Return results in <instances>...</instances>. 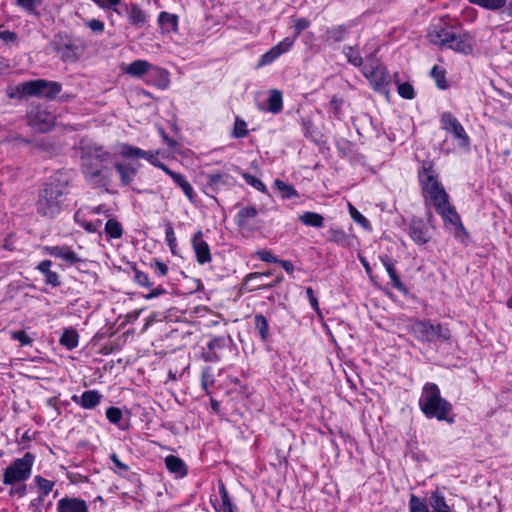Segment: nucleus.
<instances>
[{
	"label": "nucleus",
	"instance_id": "1",
	"mask_svg": "<svg viewBox=\"0 0 512 512\" xmlns=\"http://www.w3.org/2000/svg\"><path fill=\"white\" fill-rule=\"evenodd\" d=\"M68 182L58 177H53L49 183L39 192L36 208L39 215L46 218H54L62 209V204L68 193Z\"/></svg>",
	"mask_w": 512,
	"mask_h": 512
},
{
	"label": "nucleus",
	"instance_id": "2",
	"mask_svg": "<svg viewBox=\"0 0 512 512\" xmlns=\"http://www.w3.org/2000/svg\"><path fill=\"white\" fill-rule=\"evenodd\" d=\"M422 412L429 418L453 423V417H448L452 411V405L440 396V390L434 383H426L419 399Z\"/></svg>",
	"mask_w": 512,
	"mask_h": 512
},
{
	"label": "nucleus",
	"instance_id": "3",
	"mask_svg": "<svg viewBox=\"0 0 512 512\" xmlns=\"http://www.w3.org/2000/svg\"><path fill=\"white\" fill-rule=\"evenodd\" d=\"M419 181L422 187V192L426 200H429L433 206L439 202L448 199L443 186L438 180V174L433 169L431 163H425L422 169L419 171Z\"/></svg>",
	"mask_w": 512,
	"mask_h": 512
},
{
	"label": "nucleus",
	"instance_id": "4",
	"mask_svg": "<svg viewBox=\"0 0 512 512\" xmlns=\"http://www.w3.org/2000/svg\"><path fill=\"white\" fill-rule=\"evenodd\" d=\"M34 459V455L27 452L22 458L14 460L4 471L3 482L12 485L28 479L31 475Z\"/></svg>",
	"mask_w": 512,
	"mask_h": 512
},
{
	"label": "nucleus",
	"instance_id": "5",
	"mask_svg": "<svg viewBox=\"0 0 512 512\" xmlns=\"http://www.w3.org/2000/svg\"><path fill=\"white\" fill-rule=\"evenodd\" d=\"M412 331L415 336L423 342H434L437 340H449L450 331L448 328L437 324L433 325L429 321H417L412 325Z\"/></svg>",
	"mask_w": 512,
	"mask_h": 512
},
{
	"label": "nucleus",
	"instance_id": "6",
	"mask_svg": "<svg viewBox=\"0 0 512 512\" xmlns=\"http://www.w3.org/2000/svg\"><path fill=\"white\" fill-rule=\"evenodd\" d=\"M363 73L375 91L387 92V87L391 83V76L384 66L378 63L364 66Z\"/></svg>",
	"mask_w": 512,
	"mask_h": 512
},
{
	"label": "nucleus",
	"instance_id": "7",
	"mask_svg": "<svg viewBox=\"0 0 512 512\" xmlns=\"http://www.w3.org/2000/svg\"><path fill=\"white\" fill-rule=\"evenodd\" d=\"M82 171L85 178L97 186H104L108 182V175L105 167L98 161L92 160L89 156H81Z\"/></svg>",
	"mask_w": 512,
	"mask_h": 512
},
{
	"label": "nucleus",
	"instance_id": "8",
	"mask_svg": "<svg viewBox=\"0 0 512 512\" xmlns=\"http://www.w3.org/2000/svg\"><path fill=\"white\" fill-rule=\"evenodd\" d=\"M441 125L444 130L451 133L454 139L461 147L468 148L470 145V138L465 132L463 126L458 119L450 112H444L441 115Z\"/></svg>",
	"mask_w": 512,
	"mask_h": 512
},
{
	"label": "nucleus",
	"instance_id": "9",
	"mask_svg": "<svg viewBox=\"0 0 512 512\" xmlns=\"http://www.w3.org/2000/svg\"><path fill=\"white\" fill-rule=\"evenodd\" d=\"M62 89V85L56 81L45 79L31 80V96L54 99Z\"/></svg>",
	"mask_w": 512,
	"mask_h": 512
},
{
	"label": "nucleus",
	"instance_id": "10",
	"mask_svg": "<svg viewBox=\"0 0 512 512\" xmlns=\"http://www.w3.org/2000/svg\"><path fill=\"white\" fill-rule=\"evenodd\" d=\"M29 125L38 132H47L54 125V117L46 110L36 109L28 116Z\"/></svg>",
	"mask_w": 512,
	"mask_h": 512
},
{
	"label": "nucleus",
	"instance_id": "11",
	"mask_svg": "<svg viewBox=\"0 0 512 512\" xmlns=\"http://www.w3.org/2000/svg\"><path fill=\"white\" fill-rule=\"evenodd\" d=\"M293 44H294L293 39H290L289 37L285 38L283 41H281L277 45L273 46L269 51H267L266 53H264L261 56V58L257 64V68H261L263 66L271 64L282 54L288 52Z\"/></svg>",
	"mask_w": 512,
	"mask_h": 512
},
{
	"label": "nucleus",
	"instance_id": "12",
	"mask_svg": "<svg viewBox=\"0 0 512 512\" xmlns=\"http://www.w3.org/2000/svg\"><path fill=\"white\" fill-rule=\"evenodd\" d=\"M191 242L197 262L201 265L210 263L212 255L208 243L203 239V232L201 230L193 235Z\"/></svg>",
	"mask_w": 512,
	"mask_h": 512
},
{
	"label": "nucleus",
	"instance_id": "13",
	"mask_svg": "<svg viewBox=\"0 0 512 512\" xmlns=\"http://www.w3.org/2000/svg\"><path fill=\"white\" fill-rule=\"evenodd\" d=\"M473 46L474 40L469 34L463 33L456 35L454 32L446 45V47L465 55L472 53Z\"/></svg>",
	"mask_w": 512,
	"mask_h": 512
},
{
	"label": "nucleus",
	"instance_id": "14",
	"mask_svg": "<svg viewBox=\"0 0 512 512\" xmlns=\"http://www.w3.org/2000/svg\"><path fill=\"white\" fill-rule=\"evenodd\" d=\"M452 29L445 24L438 23L433 25L428 32V39L432 44L445 46L452 37Z\"/></svg>",
	"mask_w": 512,
	"mask_h": 512
},
{
	"label": "nucleus",
	"instance_id": "15",
	"mask_svg": "<svg viewBox=\"0 0 512 512\" xmlns=\"http://www.w3.org/2000/svg\"><path fill=\"white\" fill-rule=\"evenodd\" d=\"M436 211L442 216L443 220L446 223H449L453 226L462 227L460 217L456 212L455 208L450 205L449 198L444 199L443 203L439 202L434 205Z\"/></svg>",
	"mask_w": 512,
	"mask_h": 512
},
{
	"label": "nucleus",
	"instance_id": "16",
	"mask_svg": "<svg viewBox=\"0 0 512 512\" xmlns=\"http://www.w3.org/2000/svg\"><path fill=\"white\" fill-rule=\"evenodd\" d=\"M409 234L416 244L423 245L429 242L431 235L422 220H413L409 227Z\"/></svg>",
	"mask_w": 512,
	"mask_h": 512
},
{
	"label": "nucleus",
	"instance_id": "17",
	"mask_svg": "<svg viewBox=\"0 0 512 512\" xmlns=\"http://www.w3.org/2000/svg\"><path fill=\"white\" fill-rule=\"evenodd\" d=\"M58 512H88L86 502L79 498L64 497L57 503Z\"/></svg>",
	"mask_w": 512,
	"mask_h": 512
},
{
	"label": "nucleus",
	"instance_id": "18",
	"mask_svg": "<svg viewBox=\"0 0 512 512\" xmlns=\"http://www.w3.org/2000/svg\"><path fill=\"white\" fill-rule=\"evenodd\" d=\"M46 251L54 257L61 258L68 264L78 263L81 259L67 246L46 247Z\"/></svg>",
	"mask_w": 512,
	"mask_h": 512
},
{
	"label": "nucleus",
	"instance_id": "19",
	"mask_svg": "<svg viewBox=\"0 0 512 512\" xmlns=\"http://www.w3.org/2000/svg\"><path fill=\"white\" fill-rule=\"evenodd\" d=\"M126 12L128 21L132 26L141 28L146 24L148 16L137 4L127 6Z\"/></svg>",
	"mask_w": 512,
	"mask_h": 512
},
{
	"label": "nucleus",
	"instance_id": "20",
	"mask_svg": "<svg viewBox=\"0 0 512 512\" xmlns=\"http://www.w3.org/2000/svg\"><path fill=\"white\" fill-rule=\"evenodd\" d=\"M81 156H89L92 160L98 161L99 163L111 160V153L106 151L102 146L96 144L84 147L82 149Z\"/></svg>",
	"mask_w": 512,
	"mask_h": 512
},
{
	"label": "nucleus",
	"instance_id": "21",
	"mask_svg": "<svg viewBox=\"0 0 512 512\" xmlns=\"http://www.w3.org/2000/svg\"><path fill=\"white\" fill-rule=\"evenodd\" d=\"M258 214V211L253 206L242 207L236 217L237 225L241 229L251 230L252 227L250 225V220L255 218Z\"/></svg>",
	"mask_w": 512,
	"mask_h": 512
},
{
	"label": "nucleus",
	"instance_id": "22",
	"mask_svg": "<svg viewBox=\"0 0 512 512\" xmlns=\"http://www.w3.org/2000/svg\"><path fill=\"white\" fill-rule=\"evenodd\" d=\"M165 465L167 469L174 473L177 477H184L187 475V467L182 459L177 456L169 455L165 458Z\"/></svg>",
	"mask_w": 512,
	"mask_h": 512
},
{
	"label": "nucleus",
	"instance_id": "23",
	"mask_svg": "<svg viewBox=\"0 0 512 512\" xmlns=\"http://www.w3.org/2000/svg\"><path fill=\"white\" fill-rule=\"evenodd\" d=\"M380 260H381L383 266L385 267V269L392 281L393 286L400 291H404L405 287H404L403 283L401 282L400 277L397 274V271L395 269L393 261L386 255L381 256Z\"/></svg>",
	"mask_w": 512,
	"mask_h": 512
},
{
	"label": "nucleus",
	"instance_id": "24",
	"mask_svg": "<svg viewBox=\"0 0 512 512\" xmlns=\"http://www.w3.org/2000/svg\"><path fill=\"white\" fill-rule=\"evenodd\" d=\"M153 66L146 60H135L130 63L125 72L133 77H140L152 70Z\"/></svg>",
	"mask_w": 512,
	"mask_h": 512
},
{
	"label": "nucleus",
	"instance_id": "25",
	"mask_svg": "<svg viewBox=\"0 0 512 512\" xmlns=\"http://www.w3.org/2000/svg\"><path fill=\"white\" fill-rule=\"evenodd\" d=\"M114 167L120 176L122 185L127 186L134 180L137 171L133 166L117 162Z\"/></svg>",
	"mask_w": 512,
	"mask_h": 512
},
{
	"label": "nucleus",
	"instance_id": "26",
	"mask_svg": "<svg viewBox=\"0 0 512 512\" xmlns=\"http://www.w3.org/2000/svg\"><path fill=\"white\" fill-rule=\"evenodd\" d=\"M6 94L10 99H21L25 96H31V80L15 86H9Z\"/></svg>",
	"mask_w": 512,
	"mask_h": 512
},
{
	"label": "nucleus",
	"instance_id": "27",
	"mask_svg": "<svg viewBox=\"0 0 512 512\" xmlns=\"http://www.w3.org/2000/svg\"><path fill=\"white\" fill-rule=\"evenodd\" d=\"M429 504L433 508L434 512H450V507L445 501L444 495L436 490L431 493L429 497Z\"/></svg>",
	"mask_w": 512,
	"mask_h": 512
},
{
	"label": "nucleus",
	"instance_id": "28",
	"mask_svg": "<svg viewBox=\"0 0 512 512\" xmlns=\"http://www.w3.org/2000/svg\"><path fill=\"white\" fill-rule=\"evenodd\" d=\"M158 23L162 30L166 32L176 31L178 26V17L174 14L161 12L158 17Z\"/></svg>",
	"mask_w": 512,
	"mask_h": 512
},
{
	"label": "nucleus",
	"instance_id": "29",
	"mask_svg": "<svg viewBox=\"0 0 512 512\" xmlns=\"http://www.w3.org/2000/svg\"><path fill=\"white\" fill-rule=\"evenodd\" d=\"M231 177L222 172L210 173L207 175V183L209 186L214 187L215 189H219L222 186H226L230 184Z\"/></svg>",
	"mask_w": 512,
	"mask_h": 512
},
{
	"label": "nucleus",
	"instance_id": "30",
	"mask_svg": "<svg viewBox=\"0 0 512 512\" xmlns=\"http://www.w3.org/2000/svg\"><path fill=\"white\" fill-rule=\"evenodd\" d=\"M101 395L94 390L85 391L81 396V406L85 409L94 408L99 404Z\"/></svg>",
	"mask_w": 512,
	"mask_h": 512
},
{
	"label": "nucleus",
	"instance_id": "31",
	"mask_svg": "<svg viewBox=\"0 0 512 512\" xmlns=\"http://www.w3.org/2000/svg\"><path fill=\"white\" fill-rule=\"evenodd\" d=\"M282 105V93L277 89L271 90L268 98V110L274 114L279 113Z\"/></svg>",
	"mask_w": 512,
	"mask_h": 512
},
{
	"label": "nucleus",
	"instance_id": "32",
	"mask_svg": "<svg viewBox=\"0 0 512 512\" xmlns=\"http://www.w3.org/2000/svg\"><path fill=\"white\" fill-rule=\"evenodd\" d=\"M299 220L306 226L322 227L324 218L322 215L315 212H305L299 216Z\"/></svg>",
	"mask_w": 512,
	"mask_h": 512
},
{
	"label": "nucleus",
	"instance_id": "33",
	"mask_svg": "<svg viewBox=\"0 0 512 512\" xmlns=\"http://www.w3.org/2000/svg\"><path fill=\"white\" fill-rule=\"evenodd\" d=\"M330 239L340 246H349L351 238L346 232L339 228H332L329 231Z\"/></svg>",
	"mask_w": 512,
	"mask_h": 512
},
{
	"label": "nucleus",
	"instance_id": "34",
	"mask_svg": "<svg viewBox=\"0 0 512 512\" xmlns=\"http://www.w3.org/2000/svg\"><path fill=\"white\" fill-rule=\"evenodd\" d=\"M173 181L182 189L187 198L194 201V190L191 184L185 179L182 174L177 173L174 175Z\"/></svg>",
	"mask_w": 512,
	"mask_h": 512
},
{
	"label": "nucleus",
	"instance_id": "35",
	"mask_svg": "<svg viewBox=\"0 0 512 512\" xmlns=\"http://www.w3.org/2000/svg\"><path fill=\"white\" fill-rule=\"evenodd\" d=\"M275 188L282 194V197L285 199H290L293 197H297L298 193L292 185L287 184L286 182L276 179L274 181Z\"/></svg>",
	"mask_w": 512,
	"mask_h": 512
},
{
	"label": "nucleus",
	"instance_id": "36",
	"mask_svg": "<svg viewBox=\"0 0 512 512\" xmlns=\"http://www.w3.org/2000/svg\"><path fill=\"white\" fill-rule=\"evenodd\" d=\"M469 3L488 10H498L506 6L507 0H468Z\"/></svg>",
	"mask_w": 512,
	"mask_h": 512
},
{
	"label": "nucleus",
	"instance_id": "37",
	"mask_svg": "<svg viewBox=\"0 0 512 512\" xmlns=\"http://www.w3.org/2000/svg\"><path fill=\"white\" fill-rule=\"evenodd\" d=\"M60 343L68 349H73L78 345V334L75 330H65L60 338Z\"/></svg>",
	"mask_w": 512,
	"mask_h": 512
},
{
	"label": "nucleus",
	"instance_id": "38",
	"mask_svg": "<svg viewBox=\"0 0 512 512\" xmlns=\"http://www.w3.org/2000/svg\"><path fill=\"white\" fill-rule=\"evenodd\" d=\"M105 232L111 238H120L123 234L121 224L115 219H109L105 224Z\"/></svg>",
	"mask_w": 512,
	"mask_h": 512
},
{
	"label": "nucleus",
	"instance_id": "39",
	"mask_svg": "<svg viewBox=\"0 0 512 512\" xmlns=\"http://www.w3.org/2000/svg\"><path fill=\"white\" fill-rule=\"evenodd\" d=\"M152 73L154 77L157 79V86L160 88H166L169 85V73L167 70L159 67H153Z\"/></svg>",
	"mask_w": 512,
	"mask_h": 512
},
{
	"label": "nucleus",
	"instance_id": "40",
	"mask_svg": "<svg viewBox=\"0 0 512 512\" xmlns=\"http://www.w3.org/2000/svg\"><path fill=\"white\" fill-rule=\"evenodd\" d=\"M255 328L258 330L260 337L262 340H266L268 338V322L267 319L258 314L254 317Z\"/></svg>",
	"mask_w": 512,
	"mask_h": 512
},
{
	"label": "nucleus",
	"instance_id": "41",
	"mask_svg": "<svg viewBox=\"0 0 512 512\" xmlns=\"http://www.w3.org/2000/svg\"><path fill=\"white\" fill-rule=\"evenodd\" d=\"M410 512H429L427 504L414 494L409 499Z\"/></svg>",
	"mask_w": 512,
	"mask_h": 512
},
{
	"label": "nucleus",
	"instance_id": "42",
	"mask_svg": "<svg viewBox=\"0 0 512 512\" xmlns=\"http://www.w3.org/2000/svg\"><path fill=\"white\" fill-rule=\"evenodd\" d=\"M344 54L347 57V60L354 66L362 65L363 59L357 49L353 47H346L344 49Z\"/></svg>",
	"mask_w": 512,
	"mask_h": 512
},
{
	"label": "nucleus",
	"instance_id": "43",
	"mask_svg": "<svg viewBox=\"0 0 512 512\" xmlns=\"http://www.w3.org/2000/svg\"><path fill=\"white\" fill-rule=\"evenodd\" d=\"M431 76L435 79L439 88L445 89L447 87L445 71L442 68L434 66L431 70Z\"/></svg>",
	"mask_w": 512,
	"mask_h": 512
},
{
	"label": "nucleus",
	"instance_id": "44",
	"mask_svg": "<svg viewBox=\"0 0 512 512\" xmlns=\"http://www.w3.org/2000/svg\"><path fill=\"white\" fill-rule=\"evenodd\" d=\"M35 482L37 483L38 487L40 488V490L42 491V495L41 496H46L48 495L53 487H54V482L48 480V479H45L41 476H36L35 477Z\"/></svg>",
	"mask_w": 512,
	"mask_h": 512
},
{
	"label": "nucleus",
	"instance_id": "45",
	"mask_svg": "<svg viewBox=\"0 0 512 512\" xmlns=\"http://www.w3.org/2000/svg\"><path fill=\"white\" fill-rule=\"evenodd\" d=\"M349 213L351 218L363 226L364 228H369V221L352 205L349 203Z\"/></svg>",
	"mask_w": 512,
	"mask_h": 512
},
{
	"label": "nucleus",
	"instance_id": "46",
	"mask_svg": "<svg viewBox=\"0 0 512 512\" xmlns=\"http://www.w3.org/2000/svg\"><path fill=\"white\" fill-rule=\"evenodd\" d=\"M248 131L246 129V122L239 117L236 118L234 128H233V136L236 138L245 137Z\"/></svg>",
	"mask_w": 512,
	"mask_h": 512
},
{
	"label": "nucleus",
	"instance_id": "47",
	"mask_svg": "<svg viewBox=\"0 0 512 512\" xmlns=\"http://www.w3.org/2000/svg\"><path fill=\"white\" fill-rule=\"evenodd\" d=\"M346 33V28L343 25H339L327 31V34L330 39L335 42H340L343 40Z\"/></svg>",
	"mask_w": 512,
	"mask_h": 512
},
{
	"label": "nucleus",
	"instance_id": "48",
	"mask_svg": "<svg viewBox=\"0 0 512 512\" xmlns=\"http://www.w3.org/2000/svg\"><path fill=\"white\" fill-rule=\"evenodd\" d=\"M242 176L249 185L253 186L258 191L266 192V186L260 179L247 173H243Z\"/></svg>",
	"mask_w": 512,
	"mask_h": 512
},
{
	"label": "nucleus",
	"instance_id": "49",
	"mask_svg": "<svg viewBox=\"0 0 512 512\" xmlns=\"http://www.w3.org/2000/svg\"><path fill=\"white\" fill-rule=\"evenodd\" d=\"M310 26V21L306 18H297L294 20V28H295V34L291 38L294 41L297 39V37L300 35V33L308 28Z\"/></svg>",
	"mask_w": 512,
	"mask_h": 512
},
{
	"label": "nucleus",
	"instance_id": "50",
	"mask_svg": "<svg viewBox=\"0 0 512 512\" xmlns=\"http://www.w3.org/2000/svg\"><path fill=\"white\" fill-rule=\"evenodd\" d=\"M398 93L402 98L413 99L414 88L411 84L405 82L398 85Z\"/></svg>",
	"mask_w": 512,
	"mask_h": 512
},
{
	"label": "nucleus",
	"instance_id": "51",
	"mask_svg": "<svg viewBox=\"0 0 512 512\" xmlns=\"http://www.w3.org/2000/svg\"><path fill=\"white\" fill-rule=\"evenodd\" d=\"M11 337L12 339L19 341L22 346H27L32 343V339L23 330L12 332Z\"/></svg>",
	"mask_w": 512,
	"mask_h": 512
},
{
	"label": "nucleus",
	"instance_id": "52",
	"mask_svg": "<svg viewBox=\"0 0 512 512\" xmlns=\"http://www.w3.org/2000/svg\"><path fill=\"white\" fill-rule=\"evenodd\" d=\"M106 417L111 423H118L122 418V412L117 407H109L106 410Z\"/></svg>",
	"mask_w": 512,
	"mask_h": 512
},
{
	"label": "nucleus",
	"instance_id": "53",
	"mask_svg": "<svg viewBox=\"0 0 512 512\" xmlns=\"http://www.w3.org/2000/svg\"><path fill=\"white\" fill-rule=\"evenodd\" d=\"M134 280L137 284L141 286L147 288L152 286V283L150 282L148 275L142 271L135 270Z\"/></svg>",
	"mask_w": 512,
	"mask_h": 512
},
{
	"label": "nucleus",
	"instance_id": "54",
	"mask_svg": "<svg viewBox=\"0 0 512 512\" xmlns=\"http://www.w3.org/2000/svg\"><path fill=\"white\" fill-rule=\"evenodd\" d=\"M116 148H117V153L120 154L122 157L133 158L134 146H131L126 143H120L116 146Z\"/></svg>",
	"mask_w": 512,
	"mask_h": 512
},
{
	"label": "nucleus",
	"instance_id": "55",
	"mask_svg": "<svg viewBox=\"0 0 512 512\" xmlns=\"http://www.w3.org/2000/svg\"><path fill=\"white\" fill-rule=\"evenodd\" d=\"M16 3L18 6L29 13L34 12L36 6L39 4L37 0H16Z\"/></svg>",
	"mask_w": 512,
	"mask_h": 512
},
{
	"label": "nucleus",
	"instance_id": "56",
	"mask_svg": "<svg viewBox=\"0 0 512 512\" xmlns=\"http://www.w3.org/2000/svg\"><path fill=\"white\" fill-rule=\"evenodd\" d=\"M85 24L94 33H102L104 31V23L98 19L87 20Z\"/></svg>",
	"mask_w": 512,
	"mask_h": 512
},
{
	"label": "nucleus",
	"instance_id": "57",
	"mask_svg": "<svg viewBox=\"0 0 512 512\" xmlns=\"http://www.w3.org/2000/svg\"><path fill=\"white\" fill-rule=\"evenodd\" d=\"M102 9H114L121 2V0H93Z\"/></svg>",
	"mask_w": 512,
	"mask_h": 512
},
{
	"label": "nucleus",
	"instance_id": "58",
	"mask_svg": "<svg viewBox=\"0 0 512 512\" xmlns=\"http://www.w3.org/2000/svg\"><path fill=\"white\" fill-rule=\"evenodd\" d=\"M151 267L155 270L156 273H158L160 276H166L168 272V267L165 263L155 260L153 263L150 264Z\"/></svg>",
	"mask_w": 512,
	"mask_h": 512
},
{
	"label": "nucleus",
	"instance_id": "59",
	"mask_svg": "<svg viewBox=\"0 0 512 512\" xmlns=\"http://www.w3.org/2000/svg\"><path fill=\"white\" fill-rule=\"evenodd\" d=\"M0 39L6 43H16L18 38L15 32L6 30L0 32Z\"/></svg>",
	"mask_w": 512,
	"mask_h": 512
},
{
	"label": "nucleus",
	"instance_id": "60",
	"mask_svg": "<svg viewBox=\"0 0 512 512\" xmlns=\"http://www.w3.org/2000/svg\"><path fill=\"white\" fill-rule=\"evenodd\" d=\"M257 256L264 262L277 263L278 259L267 250H260L257 252Z\"/></svg>",
	"mask_w": 512,
	"mask_h": 512
},
{
	"label": "nucleus",
	"instance_id": "61",
	"mask_svg": "<svg viewBox=\"0 0 512 512\" xmlns=\"http://www.w3.org/2000/svg\"><path fill=\"white\" fill-rule=\"evenodd\" d=\"M166 240H167L170 248L173 249V247L176 245V238H175L174 230L170 224H168V226L166 228Z\"/></svg>",
	"mask_w": 512,
	"mask_h": 512
},
{
	"label": "nucleus",
	"instance_id": "62",
	"mask_svg": "<svg viewBox=\"0 0 512 512\" xmlns=\"http://www.w3.org/2000/svg\"><path fill=\"white\" fill-rule=\"evenodd\" d=\"M45 281H46V283L51 284L54 287H56V286H58L60 284L58 274L56 272H53V271H50L45 276Z\"/></svg>",
	"mask_w": 512,
	"mask_h": 512
},
{
	"label": "nucleus",
	"instance_id": "63",
	"mask_svg": "<svg viewBox=\"0 0 512 512\" xmlns=\"http://www.w3.org/2000/svg\"><path fill=\"white\" fill-rule=\"evenodd\" d=\"M218 512H234L233 505L230 499L222 500L221 505L215 508Z\"/></svg>",
	"mask_w": 512,
	"mask_h": 512
},
{
	"label": "nucleus",
	"instance_id": "64",
	"mask_svg": "<svg viewBox=\"0 0 512 512\" xmlns=\"http://www.w3.org/2000/svg\"><path fill=\"white\" fill-rule=\"evenodd\" d=\"M306 293H307V296L309 298L311 306L314 308V310L318 311L319 310V305H318L317 298L314 295L313 289L311 287H308L306 289Z\"/></svg>",
	"mask_w": 512,
	"mask_h": 512
}]
</instances>
